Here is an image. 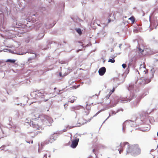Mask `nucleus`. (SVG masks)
Listing matches in <instances>:
<instances>
[{
    "instance_id": "obj_11",
    "label": "nucleus",
    "mask_w": 158,
    "mask_h": 158,
    "mask_svg": "<svg viewBox=\"0 0 158 158\" xmlns=\"http://www.w3.org/2000/svg\"><path fill=\"white\" fill-rule=\"evenodd\" d=\"M76 99V98L74 96L72 97L70 99L69 102H70L71 103H73L74 102Z\"/></svg>"
},
{
    "instance_id": "obj_39",
    "label": "nucleus",
    "mask_w": 158,
    "mask_h": 158,
    "mask_svg": "<svg viewBox=\"0 0 158 158\" xmlns=\"http://www.w3.org/2000/svg\"><path fill=\"white\" fill-rule=\"evenodd\" d=\"M48 100V99H47L45 100V101H47Z\"/></svg>"
},
{
    "instance_id": "obj_13",
    "label": "nucleus",
    "mask_w": 158,
    "mask_h": 158,
    "mask_svg": "<svg viewBox=\"0 0 158 158\" xmlns=\"http://www.w3.org/2000/svg\"><path fill=\"white\" fill-rule=\"evenodd\" d=\"M114 90L115 89L114 88H113L112 90H111L109 92V94L106 96V98H108L110 96L111 94L114 92Z\"/></svg>"
},
{
    "instance_id": "obj_26",
    "label": "nucleus",
    "mask_w": 158,
    "mask_h": 158,
    "mask_svg": "<svg viewBox=\"0 0 158 158\" xmlns=\"http://www.w3.org/2000/svg\"><path fill=\"white\" fill-rule=\"evenodd\" d=\"M132 98V96L131 97V98H130V99H128V98H127V99L128 100L130 101H131Z\"/></svg>"
},
{
    "instance_id": "obj_15",
    "label": "nucleus",
    "mask_w": 158,
    "mask_h": 158,
    "mask_svg": "<svg viewBox=\"0 0 158 158\" xmlns=\"http://www.w3.org/2000/svg\"><path fill=\"white\" fill-rule=\"evenodd\" d=\"M90 111L87 110H85L84 112V115L86 116L89 114Z\"/></svg>"
},
{
    "instance_id": "obj_18",
    "label": "nucleus",
    "mask_w": 158,
    "mask_h": 158,
    "mask_svg": "<svg viewBox=\"0 0 158 158\" xmlns=\"http://www.w3.org/2000/svg\"><path fill=\"white\" fill-rule=\"evenodd\" d=\"M77 32L79 34V35H81L82 34V32L81 30L80 29L78 28L76 29Z\"/></svg>"
},
{
    "instance_id": "obj_4",
    "label": "nucleus",
    "mask_w": 158,
    "mask_h": 158,
    "mask_svg": "<svg viewBox=\"0 0 158 158\" xmlns=\"http://www.w3.org/2000/svg\"><path fill=\"white\" fill-rule=\"evenodd\" d=\"M55 140V138L54 136L52 135L50 137L49 139H48V141H45L44 143H41V146L43 147L45 144H48L49 143H51Z\"/></svg>"
},
{
    "instance_id": "obj_17",
    "label": "nucleus",
    "mask_w": 158,
    "mask_h": 158,
    "mask_svg": "<svg viewBox=\"0 0 158 158\" xmlns=\"http://www.w3.org/2000/svg\"><path fill=\"white\" fill-rule=\"evenodd\" d=\"M15 61V60L8 59L6 61V62H10L12 63H14Z\"/></svg>"
},
{
    "instance_id": "obj_23",
    "label": "nucleus",
    "mask_w": 158,
    "mask_h": 158,
    "mask_svg": "<svg viewBox=\"0 0 158 158\" xmlns=\"http://www.w3.org/2000/svg\"><path fill=\"white\" fill-rule=\"evenodd\" d=\"M111 21L110 19V18H109L108 19V23H110L111 22Z\"/></svg>"
},
{
    "instance_id": "obj_32",
    "label": "nucleus",
    "mask_w": 158,
    "mask_h": 158,
    "mask_svg": "<svg viewBox=\"0 0 158 158\" xmlns=\"http://www.w3.org/2000/svg\"><path fill=\"white\" fill-rule=\"evenodd\" d=\"M44 35L43 34H42V36H43V37L44 36Z\"/></svg>"
},
{
    "instance_id": "obj_29",
    "label": "nucleus",
    "mask_w": 158,
    "mask_h": 158,
    "mask_svg": "<svg viewBox=\"0 0 158 158\" xmlns=\"http://www.w3.org/2000/svg\"><path fill=\"white\" fill-rule=\"evenodd\" d=\"M111 16V14H110L109 15L108 17L109 18Z\"/></svg>"
},
{
    "instance_id": "obj_34",
    "label": "nucleus",
    "mask_w": 158,
    "mask_h": 158,
    "mask_svg": "<svg viewBox=\"0 0 158 158\" xmlns=\"http://www.w3.org/2000/svg\"><path fill=\"white\" fill-rule=\"evenodd\" d=\"M31 143H33V141H31Z\"/></svg>"
},
{
    "instance_id": "obj_1",
    "label": "nucleus",
    "mask_w": 158,
    "mask_h": 158,
    "mask_svg": "<svg viewBox=\"0 0 158 158\" xmlns=\"http://www.w3.org/2000/svg\"><path fill=\"white\" fill-rule=\"evenodd\" d=\"M129 147V149L127 150V154L130 153L132 155L135 156L141 153V149L138 144L131 145Z\"/></svg>"
},
{
    "instance_id": "obj_22",
    "label": "nucleus",
    "mask_w": 158,
    "mask_h": 158,
    "mask_svg": "<svg viewBox=\"0 0 158 158\" xmlns=\"http://www.w3.org/2000/svg\"><path fill=\"white\" fill-rule=\"evenodd\" d=\"M122 66L123 67L124 69L127 66L126 64H123Z\"/></svg>"
},
{
    "instance_id": "obj_8",
    "label": "nucleus",
    "mask_w": 158,
    "mask_h": 158,
    "mask_svg": "<svg viewBox=\"0 0 158 158\" xmlns=\"http://www.w3.org/2000/svg\"><path fill=\"white\" fill-rule=\"evenodd\" d=\"M138 49L139 51L142 54L144 51H146L147 49V48L146 47H145L142 44L140 45L139 47L138 48Z\"/></svg>"
},
{
    "instance_id": "obj_37",
    "label": "nucleus",
    "mask_w": 158,
    "mask_h": 158,
    "mask_svg": "<svg viewBox=\"0 0 158 158\" xmlns=\"http://www.w3.org/2000/svg\"><path fill=\"white\" fill-rule=\"evenodd\" d=\"M27 142L28 143H30V142H28L27 141Z\"/></svg>"
},
{
    "instance_id": "obj_9",
    "label": "nucleus",
    "mask_w": 158,
    "mask_h": 158,
    "mask_svg": "<svg viewBox=\"0 0 158 158\" xmlns=\"http://www.w3.org/2000/svg\"><path fill=\"white\" fill-rule=\"evenodd\" d=\"M106 71V69L104 67H102L100 68L98 70L99 74L101 76L103 75Z\"/></svg>"
},
{
    "instance_id": "obj_3",
    "label": "nucleus",
    "mask_w": 158,
    "mask_h": 158,
    "mask_svg": "<svg viewBox=\"0 0 158 158\" xmlns=\"http://www.w3.org/2000/svg\"><path fill=\"white\" fill-rule=\"evenodd\" d=\"M38 96L42 98H44L45 95L47 94V93L44 89H40L37 91Z\"/></svg>"
},
{
    "instance_id": "obj_33",
    "label": "nucleus",
    "mask_w": 158,
    "mask_h": 158,
    "mask_svg": "<svg viewBox=\"0 0 158 158\" xmlns=\"http://www.w3.org/2000/svg\"><path fill=\"white\" fill-rule=\"evenodd\" d=\"M157 136H158V132L157 133Z\"/></svg>"
},
{
    "instance_id": "obj_16",
    "label": "nucleus",
    "mask_w": 158,
    "mask_h": 158,
    "mask_svg": "<svg viewBox=\"0 0 158 158\" xmlns=\"http://www.w3.org/2000/svg\"><path fill=\"white\" fill-rule=\"evenodd\" d=\"M114 57H114L113 58L112 57V58L113 59H110L108 60V62H111L112 63H114L115 62V60L114 59Z\"/></svg>"
},
{
    "instance_id": "obj_14",
    "label": "nucleus",
    "mask_w": 158,
    "mask_h": 158,
    "mask_svg": "<svg viewBox=\"0 0 158 158\" xmlns=\"http://www.w3.org/2000/svg\"><path fill=\"white\" fill-rule=\"evenodd\" d=\"M129 19L131 21L132 23H134L135 19L133 16H131L130 18H129Z\"/></svg>"
},
{
    "instance_id": "obj_21",
    "label": "nucleus",
    "mask_w": 158,
    "mask_h": 158,
    "mask_svg": "<svg viewBox=\"0 0 158 158\" xmlns=\"http://www.w3.org/2000/svg\"><path fill=\"white\" fill-rule=\"evenodd\" d=\"M101 110L98 111L94 115V117L96 116L98 114H99L101 111Z\"/></svg>"
},
{
    "instance_id": "obj_36",
    "label": "nucleus",
    "mask_w": 158,
    "mask_h": 158,
    "mask_svg": "<svg viewBox=\"0 0 158 158\" xmlns=\"http://www.w3.org/2000/svg\"><path fill=\"white\" fill-rule=\"evenodd\" d=\"M79 50H77V52H79Z\"/></svg>"
},
{
    "instance_id": "obj_28",
    "label": "nucleus",
    "mask_w": 158,
    "mask_h": 158,
    "mask_svg": "<svg viewBox=\"0 0 158 158\" xmlns=\"http://www.w3.org/2000/svg\"><path fill=\"white\" fill-rule=\"evenodd\" d=\"M68 106V105H67L66 104L64 105V106L65 107L66 106V107H67V106Z\"/></svg>"
},
{
    "instance_id": "obj_20",
    "label": "nucleus",
    "mask_w": 158,
    "mask_h": 158,
    "mask_svg": "<svg viewBox=\"0 0 158 158\" xmlns=\"http://www.w3.org/2000/svg\"><path fill=\"white\" fill-rule=\"evenodd\" d=\"M92 118V117H91V118L85 120V123H86L87 122H90Z\"/></svg>"
},
{
    "instance_id": "obj_35",
    "label": "nucleus",
    "mask_w": 158,
    "mask_h": 158,
    "mask_svg": "<svg viewBox=\"0 0 158 158\" xmlns=\"http://www.w3.org/2000/svg\"><path fill=\"white\" fill-rule=\"evenodd\" d=\"M114 19H115V17H114Z\"/></svg>"
},
{
    "instance_id": "obj_2",
    "label": "nucleus",
    "mask_w": 158,
    "mask_h": 158,
    "mask_svg": "<svg viewBox=\"0 0 158 158\" xmlns=\"http://www.w3.org/2000/svg\"><path fill=\"white\" fill-rule=\"evenodd\" d=\"M39 118L43 123L46 125L48 124L51 119V118L49 116L43 114L40 115Z\"/></svg>"
},
{
    "instance_id": "obj_19",
    "label": "nucleus",
    "mask_w": 158,
    "mask_h": 158,
    "mask_svg": "<svg viewBox=\"0 0 158 158\" xmlns=\"http://www.w3.org/2000/svg\"><path fill=\"white\" fill-rule=\"evenodd\" d=\"M151 81V80L150 79H146L145 80V84H148Z\"/></svg>"
},
{
    "instance_id": "obj_6",
    "label": "nucleus",
    "mask_w": 158,
    "mask_h": 158,
    "mask_svg": "<svg viewBox=\"0 0 158 158\" xmlns=\"http://www.w3.org/2000/svg\"><path fill=\"white\" fill-rule=\"evenodd\" d=\"M139 71L141 73L146 74L148 72V70L146 68L145 66L141 65L139 69Z\"/></svg>"
},
{
    "instance_id": "obj_27",
    "label": "nucleus",
    "mask_w": 158,
    "mask_h": 158,
    "mask_svg": "<svg viewBox=\"0 0 158 158\" xmlns=\"http://www.w3.org/2000/svg\"><path fill=\"white\" fill-rule=\"evenodd\" d=\"M68 106V105H67L66 104L64 105V106L65 107L66 106V107H67V106Z\"/></svg>"
},
{
    "instance_id": "obj_38",
    "label": "nucleus",
    "mask_w": 158,
    "mask_h": 158,
    "mask_svg": "<svg viewBox=\"0 0 158 158\" xmlns=\"http://www.w3.org/2000/svg\"><path fill=\"white\" fill-rule=\"evenodd\" d=\"M54 89H56V88H55Z\"/></svg>"
},
{
    "instance_id": "obj_12",
    "label": "nucleus",
    "mask_w": 158,
    "mask_h": 158,
    "mask_svg": "<svg viewBox=\"0 0 158 158\" xmlns=\"http://www.w3.org/2000/svg\"><path fill=\"white\" fill-rule=\"evenodd\" d=\"M91 106L90 105H89L88 104H87L85 107V108L84 109L85 110H89L90 111L91 110Z\"/></svg>"
},
{
    "instance_id": "obj_25",
    "label": "nucleus",
    "mask_w": 158,
    "mask_h": 158,
    "mask_svg": "<svg viewBox=\"0 0 158 158\" xmlns=\"http://www.w3.org/2000/svg\"><path fill=\"white\" fill-rule=\"evenodd\" d=\"M123 151V149H122V150H120L119 151V153L120 154H121V152H122Z\"/></svg>"
},
{
    "instance_id": "obj_10",
    "label": "nucleus",
    "mask_w": 158,
    "mask_h": 158,
    "mask_svg": "<svg viewBox=\"0 0 158 158\" xmlns=\"http://www.w3.org/2000/svg\"><path fill=\"white\" fill-rule=\"evenodd\" d=\"M31 125L34 128L38 129L40 127L37 124V122H35V121L31 122Z\"/></svg>"
},
{
    "instance_id": "obj_31",
    "label": "nucleus",
    "mask_w": 158,
    "mask_h": 158,
    "mask_svg": "<svg viewBox=\"0 0 158 158\" xmlns=\"http://www.w3.org/2000/svg\"><path fill=\"white\" fill-rule=\"evenodd\" d=\"M149 128H148V129H146V130H147V131H148L149 130Z\"/></svg>"
},
{
    "instance_id": "obj_5",
    "label": "nucleus",
    "mask_w": 158,
    "mask_h": 158,
    "mask_svg": "<svg viewBox=\"0 0 158 158\" xmlns=\"http://www.w3.org/2000/svg\"><path fill=\"white\" fill-rule=\"evenodd\" d=\"M79 142V139H76L73 140L71 145V147L73 148H75L77 146Z\"/></svg>"
},
{
    "instance_id": "obj_24",
    "label": "nucleus",
    "mask_w": 158,
    "mask_h": 158,
    "mask_svg": "<svg viewBox=\"0 0 158 158\" xmlns=\"http://www.w3.org/2000/svg\"><path fill=\"white\" fill-rule=\"evenodd\" d=\"M97 150V149H93V153H94V154H95V152L96 150Z\"/></svg>"
},
{
    "instance_id": "obj_30",
    "label": "nucleus",
    "mask_w": 158,
    "mask_h": 158,
    "mask_svg": "<svg viewBox=\"0 0 158 158\" xmlns=\"http://www.w3.org/2000/svg\"><path fill=\"white\" fill-rule=\"evenodd\" d=\"M59 74H60V76L61 77V73H60Z\"/></svg>"
},
{
    "instance_id": "obj_7",
    "label": "nucleus",
    "mask_w": 158,
    "mask_h": 158,
    "mask_svg": "<svg viewBox=\"0 0 158 158\" xmlns=\"http://www.w3.org/2000/svg\"><path fill=\"white\" fill-rule=\"evenodd\" d=\"M126 145H127V150L128 149H129V147L131 146V145L129 144L128 142H122L120 143L119 146L122 149H123Z\"/></svg>"
}]
</instances>
